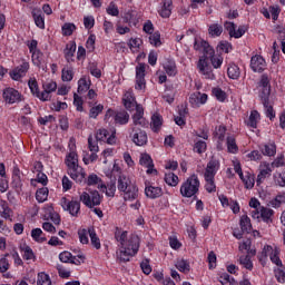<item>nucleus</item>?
<instances>
[{
  "label": "nucleus",
  "mask_w": 285,
  "mask_h": 285,
  "mask_svg": "<svg viewBox=\"0 0 285 285\" xmlns=\"http://www.w3.org/2000/svg\"><path fill=\"white\" fill-rule=\"evenodd\" d=\"M115 239L120 244V250L117 254L119 264H127V262H130L139 253L141 239L137 234H130L128 236L127 230L116 227Z\"/></svg>",
  "instance_id": "f257e3e1"
},
{
  "label": "nucleus",
  "mask_w": 285,
  "mask_h": 285,
  "mask_svg": "<svg viewBox=\"0 0 285 285\" xmlns=\"http://www.w3.org/2000/svg\"><path fill=\"white\" fill-rule=\"evenodd\" d=\"M194 50L204 53L199 58L197 63V68L200 75H204L205 79H210V81H215L216 77L213 72V67H210V65L208 63V55H215V49L210 47V43H208V41L202 38H195Z\"/></svg>",
  "instance_id": "f03ea898"
},
{
  "label": "nucleus",
  "mask_w": 285,
  "mask_h": 285,
  "mask_svg": "<svg viewBox=\"0 0 285 285\" xmlns=\"http://www.w3.org/2000/svg\"><path fill=\"white\" fill-rule=\"evenodd\" d=\"M258 97L266 110V117L273 121L275 119V110L271 105V78L268 75L263 73L258 82Z\"/></svg>",
  "instance_id": "7ed1b4c3"
},
{
  "label": "nucleus",
  "mask_w": 285,
  "mask_h": 285,
  "mask_svg": "<svg viewBox=\"0 0 285 285\" xmlns=\"http://www.w3.org/2000/svg\"><path fill=\"white\" fill-rule=\"evenodd\" d=\"M118 190L125 194V202H135V199L139 197V188H137V185L132 184V180L125 175H121L118 178Z\"/></svg>",
  "instance_id": "20e7f679"
},
{
  "label": "nucleus",
  "mask_w": 285,
  "mask_h": 285,
  "mask_svg": "<svg viewBox=\"0 0 285 285\" xmlns=\"http://www.w3.org/2000/svg\"><path fill=\"white\" fill-rule=\"evenodd\" d=\"M200 186L202 183L199 181V176H197V174L190 175L180 186L179 191L181 197H186L188 199L194 197V199H197Z\"/></svg>",
  "instance_id": "39448f33"
},
{
  "label": "nucleus",
  "mask_w": 285,
  "mask_h": 285,
  "mask_svg": "<svg viewBox=\"0 0 285 285\" xmlns=\"http://www.w3.org/2000/svg\"><path fill=\"white\" fill-rule=\"evenodd\" d=\"M104 121L109 126H126L130 121V114L125 109L115 110L112 108L107 109Z\"/></svg>",
  "instance_id": "423d86ee"
},
{
  "label": "nucleus",
  "mask_w": 285,
  "mask_h": 285,
  "mask_svg": "<svg viewBox=\"0 0 285 285\" xmlns=\"http://www.w3.org/2000/svg\"><path fill=\"white\" fill-rule=\"evenodd\" d=\"M101 199L104 196L99 194L98 190H91L90 194L88 191H83L80 195V202L87 206V208H95V206H101Z\"/></svg>",
  "instance_id": "0eeeda50"
},
{
  "label": "nucleus",
  "mask_w": 285,
  "mask_h": 285,
  "mask_svg": "<svg viewBox=\"0 0 285 285\" xmlns=\"http://www.w3.org/2000/svg\"><path fill=\"white\" fill-rule=\"evenodd\" d=\"M30 70V62L26 59L21 60V63L9 71V77L12 81H21L28 71Z\"/></svg>",
  "instance_id": "6e6552de"
},
{
  "label": "nucleus",
  "mask_w": 285,
  "mask_h": 285,
  "mask_svg": "<svg viewBox=\"0 0 285 285\" xmlns=\"http://www.w3.org/2000/svg\"><path fill=\"white\" fill-rule=\"evenodd\" d=\"M129 137L136 146H146L148 144V134L140 127H131Z\"/></svg>",
  "instance_id": "1a4fd4ad"
},
{
  "label": "nucleus",
  "mask_w": 285,
  "mask_h": 285,
  "mask_svg": "<svg viewBox=\"0 0 285 285\" xmlns=\"http://www.w3.org/2000/svg\"><path fill=\"white\" fill-rule=\"evenodd\" d=\"M2 98L9 106H12V104H21V101H23V95L12 87L3 89Z\"/></svg>",
  "instance_id": "9d476101"
},
{
  "label": "nucleus",
  "mask_w": 285,
  "mask_h": 285,
  "mask_svg": "<svg viewBox=\"0 0 285 285\" xmlns=\"http://www.w3.org/2000/svg\"><path fill=\"white\" fill-rule=\"evenodd\" d=\"M117 131L114 130L111 134L106 128H100L96 132L97 141H104V144H108L109 146H115L117 144Z\"/></svg>",
  "instance_id": "9b49d317"
},
{
  "label": "nucleus",
  "mask_w": 285,
  "mask_h": 285,
  "mask_svg": "<svg viewBox=\"0 0 285 285\" xmlns=\"http://www.w3.org/2000/svg\"><path fill=\"white\" fill-rule=\"evenodd\" d=\"M146 68H148V65L144 62H138L136 66V90L146 88Z\"/></svg>",
  "instance_id": "f8f14e48"
},
{
  "label": "nucleus",
  "mask_w": 285,
  "mask_h": 285,
  "mask_svg": "<svg viewBox=\"0 0 285 285\" xmlns=\"http://www.w3.org/2000/svg\"><path fill=\"white\" fill-rule=\"evenodd\" d=\"M132 124L130 125V128H148V120L144 118V106L136 105V111L131 116Z\"/></svg>",
  "instance_id": "ddd939ff"
},
{
  "label": "nucleus",
  "mask_w": 285,
  "mask_h": 285,
  "mask_svg": "<svg viewBox=\"0 0 285 285\" xmlns=\"http://www.w3.org/2000/svg\"><path fill=\"white\" fill-rule=\"evenodd\" d=\"M60 204L63 210H67L71 217H77L81 210V203L79 200H68V198L62 197Z\"/></svg>",
  "instance_id": "4468645a"
},
{
  "label": "nucleus",
  "mask_w": 285,
  "mask_h": 285,
  "mask_svg": "<svg viewBox=\"0 0 285 285\" xmlns=\"http://www.w3.org/2000/svg\"><path fill=\"white\" fill-rule=\"evenodd\" d=\"M11 187L17 193V195H21V193H23V179H21V169H19V167H13Z\"/></svg>",
  "instance_id": "2eb2a0df"
},
{
  "label": "nucleus",
  "mask_w": 285,
  "mask_h": 285,
  "mask_svg": "<svg viewBox=\"0 0 285 285\" xmlns=\"http://www.w3.org/2000/svg\"><path fill=\"white\" fill-rule=\"evenodd\" d=\"M164 195V189L150 181L145 183V197L147 199H159Z\"/></svg>",
  "instance_id": "dca6fc26"
},
{
  "label": "nucleus",
  "mask_w": 285,
  "mask_h": 285,
  "mask_svg": "<svg viewBox=\"0 0 285 285\" xmlns=\"http://www.w3.org/2000/svg\"><path fill=\"white\" fill-rule=\"evenodd\" d=\"M52 92H57V82L55 80H47L42 83L41 101H50Z\"/></svg>",
  "instance_id": "f3484780"
},
{
  "label": "nucleus",
  "mask_w": 285,
  "mask_h": 285,
  "mask_svg": "<svg viewBox=\"0 0 285 285\" xmlns=\"http://www.w3.org/2000/svg\"><path fill=\"white\" fill-rule=\"evenodd\" d=\"M68 175L77 184H82V181H86V170H83V167L79 165H76V167H68Z\"/></svg>",
  "instance_id": "a211bd4d"
},
{
  "label": "nucleus",
  "mask_w": 285,
  "mask_h": 285,
  "mask_svg": "<svg viewBox=\"0 0 285 285\" xmlns=\"http://www.w3.org/2000/svg\"><path fill=\"white\" fill-rule=\"evenodd\" d=\"M249 68L253 72H264L266 70V59L259 55H255L250 58Z\"/></svg>",
  "instance_id": "6ab92c4d"
},
{
  "label": "nucleus",
  "mask_w": 285,
  "mask_h": 285,
  "mask_svg": "<svg viewBox=\"0 0 285 285\" xmlns=\"http://www.w3.org/2000/svg\"><path fill=\"white\" fill-rule=\"evenodd\" d=\"M140 166L147 168V175H157V169H155V163H153V157L148 154H142L139 159Z\"/></svg>",
  "instance_id": "aec40b11"
},
{
  "label": "nucleus",
  "mask_w": 285,
  "mask_h": 285,
  "mask_svg": "<svg viewBox=\"0 0 285 285\" xmlns=\"http://www.w3.org/2000/svg\"><path fill=\"white\" fill-rule=\"evenodd\" d=\"M208 101V95L202 94L199 91L194 92L189 97V104L195 108H199L200 106H204Z\"/></svg>",
  "instance_id": "412c9836"
},
{
  "label": "nucleus",
  "mask_w": 285,
  "mask_h": 285,
  "mask_svg": "<svg viewBox=\"0 0 285 285\" xmlns=\"http://www.w3.org/2000/svg\"><path fill=\"white\" fill-rule=\"evenodd\" d=\"M220 166L222 164L219 163V159L212 157V159L207 164L204 176L215 177V175H217V173L219 171Z\"/></svg>",
  "instance_id": "4be33fe9"
},
{
  "label": "nucleus",
  "mask_w": 285,
  "mask_h": 285,
  "mask_svg": "<svg viewBox=\"0 0 285 285\" xmlns=\"http://www.w3.org/2000/svg\"><path fill=\"white\" fill-rule=\"evenodd\" d=\"M31 17L37 28H40V30H46V14H43V11H41V9H32Z\"/></svg>",
  "instance_id": "5701e85b"
},
{
  "label": "nucleus",
  "mask_w": 285,
  "mask_h": 285,
  "mask_svg": "<svg viewBox=\"0 0 285 285\" xmlns=\"http://www.w3.org/2000/svg\"><path fill=\"white\" fill-rule=\"evenodd\" d=\"M122 21L128 26H137L139 23V12L135 9L127 10L122 16Z\"/></svg>",
  "instance_id": "b1692460"
},
{
  "label": "nucleus",
  "mask_w": 285,
  "mask_h": 285,
  "mask_svg": "<svg viewBox=\"0 0 285 285\" xmlns=\"http://www.w3.org/2000/svg\"><path fill=\"white\" fill-rule=\"evenodd\" d=\"M163 68L166 72V75H168V77H176L177 76V62H175V59L167 58L163 62Z\"/></svg>",
  "instance_id": "393cba45"
},
{
  "label": "nucleus",
  "mask_w": 285,
  "mask_h": 285,
  "mask_svg": "<svg viewBox=\"0 0 285 285\" xmlns=\"http://www.w3.org/2000/svg\"><path fill=\"white\" fill-rule=\"evenodd\" d=\"M122 105L126 108V110H129V112H132V110H136L137 106H139V104H137V100L130 92L124 95Z\"/></svg>",
  "instance_id": "a878e982"
},
{
  "label": "nucleus",
  "mask_w": 285,
  "mask_h": 285,
  "mask_svg": "<svg viewBox=\"0 0 285 285\" xmlns=\"http://www.w3.org/2000/svg\"><path fill=\"white\" fill-rule=\"evenodd\" d=\"M271 173H273V169L271 168V164L264 163V168L261 169L257 175L256 185L262 186V184H264L267 177H271Z\"/></svg>",
  "instance_id": "bb28decb"
},
{
  "label": "nucleus",
  "mask_w": 285,
  "mask_h": 285,
  "mask_svg": "<svg viewBox=\"0 0 285 285\" xmlns=\"http://www.w3.org/2000/svg\"><path fill=\"white\" fill-rule=\"evenodd\" d=\"M75 52H77V42L70 41L65 49V59L67 63L75 62Z\"/></svg>",
  "instance_id": "cd10ccee"
},
{
  "label": "nucleus",
  "mask_w": 285,
  "mask_h": 285,
  "mask_svg": "<svg viewBox=\"0 0 285 285\" xmlns=\"http://www.w3.org/2000/svg\"><path fill=\"white\" fill-rule=\"evenodd\" d=\"M243 181L246 190H253L255 188V174L250 171H244L243 177H239Z\"/></svg>",
  "instance_id": "c85d7f7f"
},
{
  "label": "nucleus",
  "mask_w": 285,
  "mask_h": 285,
  "mask_svg": "<svg viewBox=\"0 0 285 285\" xmlns=\"http://www.w3.org/2000/svg\"><path fill=\"white\" fill-rule=\"evenodd\" d=\"M261 120H262V115L259 114V111L252 110L248 119L245 120V125L247 126V128L256 129Z\"/></svg>",
  "instance_id": "c756f323"
},
{
  "label": "nucleus",
  "mask_w": 285,
  "mask_h": 285,
  "mask_svg": "<svg viewBox=\"0 0 285 285\" xmlns=\"http://www.w3.org/2000/svg\"><path fill=\"white\" fill-rule=\"evenodd\" d=\"M158 13L163 19H169L173 14V0H163V6L158 10Z\"/></svg>",
  "instance_id": "7c9ffc66"
},
{
  "label": "nucleus",
  "mask_w": 285,
  "mask_h": 285,
  "mask_svg": "<svg viewBox=\"0 0 285 285\" xmlns=\"http://www.w3.org/2000/svg\"><path fill=\"white\" fill-rule=\"evenodd\" d=\"M226 130L228 129L224 125L216 127L215 137L217 139V150H222V146L224 141H226Z\"/></svg>",
  "instance_id": "2f4dec72"
},
{
  "label": "nucleus",
  "mask_w": 285,
  "mask_h": 285,
  "mask_svg": "<svg viewBox=\"0 0 285 285\" xmlns=\"http://www.w3.org/2000/svg\"><path fill=\"white\" fill-rule=\"evenodd\" d=\"M92 86V80H90V76H82L78 80V95H85L87 90H90Z\"/></svg>",
  "instance_id": "473e14b6"
},
{
  "label": "nucleus",
  "mask_w": 285,
  "mask_h": 285,
  "mask_svg": "<svg viewBox=\"0 0 285 285\" xmlns=\"http://www.w3.org/2000/svg\"><path fill=\"white\" fill-rule=\"evenodd\" d=\"M227 153L230 155H237L239 153V146H237V139L230 135L226 138Z\"/></svg>",
  "instance_id": "72a5a7b5"
},
{
  "label": "nucleus",
  "mask_w": 285,
  "mask_h": 285,
  "mask_svg": "<svg viewBox=\"0 0 285 285\" xmlns=\"http://www.w3.org/2000/svg\"><path fill=\"white\" fill-rule=\"evenodd\" d=\"M261 153L265 157H275V155H277V145H275V141L265 144L261 148Z\"/></svg>",
  "instance_id": "f704fd0d"
},
{
  "label": "nucleus",
  "mask_w": 285,
  "mask_h": 285,
  "mask_svg": "<svg viewBox=\"0 0 285 285\" xmlns=\"http://www.w3.org/2000/svg\"><path fill=\"white\" fill-rule=\"evenodd\" d=\"M275 215V210L268 208V207H261V219L265 224H273V216Z\"/></svg>",
  "instance_id": "c9c22d12"
},
{
  "label": "nucleus",
  "mask_w": 285,
  "mask_h": 285,
  "mask_svg": "<svg viewBox=\"0 0 285 285\" xmlns=\"http://www.w3.org/2000/svg\"><path fill=\"white\" fill-rule=\"evenodd\" d=\"M28 87L33 97L41 101V91L39 90V82H37L36 78H30L28 81Z\"/></svg>",
  "instance_id": "e433bc0d"
},
{
  "label": "nucleus",
  "mask_w": 285,
  "mask_h": 285,
  "mask_svg": "<svg viewBox=\"0 0 285 285\" xmlns=\"http://www.w3.org/2000/svg\"><path fill=\"white\" fill-rule=\"evenodd\" d=\"M224 32V27L219 23H212L208 27V35L212 37V39H217V37H222V33Z\"/></svg>",
  "instance_id": "4c0bfd02"
},
{
  "label": "nucleus",
  "mask_w": 285,
  "mask_h": 285,
  "mask_svg": "<svg viewBox=\"0 0 285 285\" xmlns=\"http://www.w3.org/2000/svg\"><path fill=\"white\" fill-rule=\"evenodd\" d=\"M161 126H164V118L159 114H154L151 116V130L154 132H159Z\"/></svg>",
  "instance_id": "58836bf2"
},
{
  "label": "nucleus",
  "mask_w": 285,
  "mask_h": 285,
  "mask_svg": "<svg viewBox=\"0 0 285 285\" xmlns=\"http://www.w3.org/2000/svg\"><path fill=\"white\" fill-rule=\"evenodd\" d=\"M271 253H273V246L265 245L262 253L257 256L258 262L259 264H262V266H266V262H268V255H271Z\"/></svg>",
  "instance_id": "ea45409f"
},
{
  "label": "nucleus",
  "mask_w": 285,
  "mask_h": 285,
  "mask_svg": "<svg viewBox=\"0 0 285 285\" xmlns=\"http://www.w3.org/2000/svg\"><path fill=\"white\" fill-rule=\"evenodd\" d=\"M89 237H90L91 246L96 248V250H100L101 239L97 237V232L95 230V227H89Z\"/></svg>",
  "instance_id": "a19ab883"
},
{
  "label": "nucleus",
  "mask_w": 285,
  "mask_h": 285,
  "mask_svg": "<svg viewBox=\"0 0 285 285\" xmlns=\"http://www.w3.org/2000/svg\"><path fill=\"white\" fill-rule=\"evenodd\" d=\"M239 226L243 233H250V230H253V225L250 224V217H248V215H243L239 220Z\"/></svg>",
  "instance_id": "79ce46f5"
},
{
  "label": "nucleus",
  "mask_w": 285,
  "mask_h": 285,
  "mask_svg": "<svg viewBox=\"0 0 285 285\" xmlns=\"http://www.w3.org/2000/svg\"><path fill=\"white\" fill-rule=\"evenodd\" d=\"M66 165L68 168L79 166V155H77L75 151L69 153L66 157Z\"/></svg>",
  "instance_id": "37998d69"
},
{
  "label": "nucleus",
  "mask_w": 285,
  "mask_h": 285,
  "mask_svg": "<svg viewBox=\"0 0 285 285\" xmlns=\"http://www.w3.org/2000/svg\"><path fill=\"white\" fill-rule=\"evenodd\" d=\"M208 59L210 60L213 68H215L216 70L218 68H222V63H224V58L222 56H215V51L214 53H207V63Z\"/></svg>",
  "instance_id": "c03bdc74"
},
{
  "label": "nucleus",
  "mask_w": 285,
  "mask_h": 285,
  "mask_svg": "<svg viewBox=\"0 0 285 285\" xmlns=\"http://www.w3.org/2000/svg\"><path fill=\"white\" fill-rule=\"evenodd\" d=\"M218 282L222 285H239V283H237V281H235V278L232 277L230 275H228V273H226V272H224L219 275Z\"/></svg>",
  "instance_id": "a18cd8bd"
},
{
  "label": "nucleus",
  "mask_w": 285,
  "mask_h": 285,
  "mask_svg": "<svg viewBox=\"0 0 285 285\" xmlns=\"http://www.w3.org/2000/svg\"><path fill=\"white\" fill-rule=\"evenodd\" d=\"M282 204H285V191L278 193L275 198L269 200L272 208H281Z\"/></svg>",
  "instance_id": "49530a36"
},
{
  "label": "nucleus",
  "mask_w": 285,
  "mask_h": 285,
  "mask_svg": "<svg viewBox=\"0 0 285 285\" xmlns=\"http://www.w3.org/2000/svg\"><path fill=\"white\" fill-rule=\"evenodd\" d=\"M177 271H179V273H185V274H188L190 273V262L181 258V259H178L175 264Z\"/></svg>",
  "instance_id": "de8ad7c7"
},
{
  "label": "nucleus",
  "mask_w": 285,
  "mask_h": 285,
  "mask_svg": "<svg viewBox=\"0 0 285 285\" xmlns=\"http://www.w3.org/2000/svg\"><path fill=\"white\" fill-rule=\"evenodd\" d=\"M59 259L62 262V264H75L76 266H79V263L75 262V256H72V253L70 252H62L59 254Z\"/></svg>",
  "instance_id": "09e8293b"
},
{
  "label": "nucleus",
  "mask_w": 285,
  "mask_h": 285,
  "mask_svg": "<svg viewBox=\"0 0 285 285\" xmlns=\"http://www.w3.org/2000/svg\"><path fill=\"white\" fill-rule=\"evenodd\" d=\"M204 179L206 181L205 190H207L208 193H216L217 185L215 184V176H204Z\"/></svg>",
  "instance_id": "8fccbe9b"
},
{
  "label": "nucleus",
  "mask_w": 285,
  "mask_h": 285,
  "mask_svg": "<svg viewBox=\"0 0 285 285\" xmlns=\"http://www.w3.org/2000/svg\"><path fill=\"white\" fill-rule=\"evenodd\" d=\"M269 259L272 264H275L278 266V268H284V264L282 263V258H279V250L278 249H273L269 252Z\"/></svg>",
  "instance_id": "3c124183"
},
{
  "label": "nucleus",
  "mask_w": 285,
  "mask_h": 285,
  "mask_svg": "<svg viewBox=\"0 0 285 285\" xmlns=\"http://www.w3.org/2000/svg\"><path fill=\"white\" fill-rule=\"evenodd\" d=\"M48 187H41L36 191V199L39 204H43V202L48 200L49 195Z\"/></svg>",
  "instance_id": "603ef678"
},
{
  "label": "nucleus",
  "mask_w": 285,
  "mask_h": 285,
  "mask_svg": "<svg viewBox=\"0 0 285 285\" xmlns=\"http://www.w3.org/2000/svg\"><path fill=\"white\" fill-rule=\"evenodd\" d=\"M31 61L36 68H41V63H43V52L41 50L31 52Z\"/></svg>",
  "instance_id": "864d4df0"
},
{
  "label": "nucleus",
  "mask_w": 285,
  "mask_h": 285,
  "mask_svg": "<svg viewBox=\"0 0 285 285\" xmlns=\"http://www.w3.org/2000/svg\"><path fill=\"white\" fill-rule=\"evenodd\" d=\"M240 75L242 71H239V67L237 65H229V67L227 68V77H229V79H239Z\"/></svg>",
  "instance_id": "5fc2aeb1"
},
{
  "label": "nucleus",
  "mask_w": 285,
  "mask_h": 285,
  "mask_svg": "<svg viewBox=\"0 0 285 285\" xmlns=\"http://www.w3.org/2000/svg\"><path fill=\"white\" fill-rule=\"evenodd\" d=\"M165 184H167V186H171L173 188H175V186H178L179 184V176L175 175V173L166 174Z\"/></svg>",
  "instance_id": "6e6d98bb"
},
{
  "label": "nucleus",
  "mask_w": 285,
  "mask_h": 285,
  "mask_svg": "<svg viewBox=\"0 0 285 285\" xmlns=\"http://www.w3.org/2000/svg\"><path fill=\"white\" fill-rule=\"evenodd\" d=\"M149 43L154 46V48H159V46H161V33L159 31L150 33Z\"/></svg>",
  "instance_id": "4d7b16f0"
},
{
  "label": "nucleus",
  "mask_w": 285,
  "mask_h": 285,
  "mask_svg": "<svg viewBox=\"0 0 285 285\" xmlns=\"http://www.w3.org/2000/svg\"><path fill=\"white\" fill-rule=\"evenodd\" d=\"M104 112V105L99 104L89 109V119H97Z\"/></svg>",
  "instance_id": "13d9d810"
},
{
  "label": "nucleus",
  "mask_w": 285,
  "mask_h": 285,
  "mask_svg": "<svg viewBox=\"0 0 285 285\" xmlns=\"http://www.w3.org/2000/svg\"><path fill=\"white\" fill-rule=\"evenodd\" d=\"M212 95H214V97L217 99V101H220V104H224V101H226V91H224L219 87L213 88Z\"/></svg>",
  "instance_id": "bf43d9fd"
},
{
  "label": "nucleus",
  "mask_w": 285,
  "mask_h": 285,
  "mask_svg": "<svg viewBox=\"0 0 285 285\" xmlns=\"http://www.w3.org/2000/svg\"><path fill=\"white\" fill-rule=\"evenodd\" d=\"M20 250L22 253L23 259H26L27 262H29L30 259H35V252L30 248V246L23 245L22 247H20Z\"/></svg>",
  "instance_id": "052dcab7"
},
{
  "label": "nucleus",
  "mask_w": 285,
  "mask_h": 285,
  "mask_svg": "<svg viewBox=\"0 0 285 285\" xmlns=\"http://www.w3.org/2000/svg\"><path fill=\"white\" fill-rule=\"evenodd\" d=\"M2 212L0 213V217L3 219H9V222H12V216L14 215V212H12V208H10L8 205L1 206Z\"/></svg>",
  "instance_id": "680f3d73"
},
{
  "label": "nucleus",
  "mask_w": 285,
  "mask_h": 285,
  "mask_svg": "<svg viewBox=\"0 0 285 285\" xmlns=\"http://www.w3.org/2000/svg\"><path fill=\"white\" fill-rule=\"evenodd\" d=\"M41 235H43V230H41V228H33L31 230V237L33 242H39L40 244H43V242H46V237H42Z\"/></svg>",
  "instance_id": "e2e57ef3"
},
{
  "label": "nucleus",
  "mask_w": 285,
  "mask_h": 285,
  "mask_svg": "<svg viewBox=\"0 0 285 285\" xmlns=\"http://www.w3.org/2000/svg\"><path fill=\"white\" fill-rule=\"evenodd\" d=\"M239 264L246 268V271H253V261L249 255L240 256Z\"/></svg>",
  "instance_id": "0e129e2a"
},
{
  "label": "nucleus",
  "mask_w": 285,
  "mask_h": 285,
  "mask_svg": "<svg viewBox=\"0 0 285 285\" xmlns=\"http://www.w3.org/2000/svg\"><path fill=\"white\" fill-rule=\"evenodd\" d=\"M61 79L62 81H72L75 79V70L72 68H63Z\"/></svg>",
  "instance_id": "69168bd1"
},
{
  "label": "nucleus",
  "mask_w": 285,
  "mask_h": 285,
  "mask_svg": "<svg viewBox=\"0 0 285 285\" xmlns=\"http://www.w3.org/2000/svg\"><path fill=\"white\" fill-rule=\"evenodd\" d=\"M38 285H52V281L50 279V276L43 272L38 274L37 279Z\"/></svg>",
  "instance_id": "338daca9"
},
{
  "label": "nucleus",
  "mask_w": 285,
  "mask_h": 285,
  "mask_svg": "<svg viewBox=\"0 0 285 285\" xmlns=\"http://www.w3.org/2000/svg\"><path fill=\"white\" fill-rule=\"evenodd\" d=\"M274 275L276 277V281L279 284H284L285 283V267L284 266L274 269Z\"/></svg>",
  "instance_id": "774afa93"
}]
</instances>
